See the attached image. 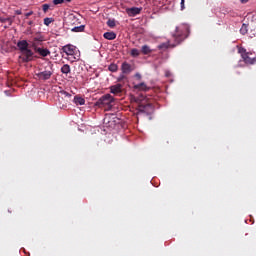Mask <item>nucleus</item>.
I'll list each match as a JSON object with an SVG mask.
<instances>
[{
  "mask_svg": "<svg viewBox=\"0 0 256 256\" xmlns=\"http://www.w3.org/2000/svg\"><path fill=\"white\" fill-rule=\"evenodd\" d=\"M17 47L21 53L19 59H21L22 63H31L35 57V53L29 49V42L27 40H20L17 42Z\"/></svg>",
  "mask_w": 256,
  "mask_h": 256,
  "instance_id": "f257e3e1",
  "label": "nucleus"
},
{
  "mask_svg": "<svg viewBox=\"0 0 256 256\" xmlns=\"http://www.w3.org/2000/svg\"><path fill=\"white\" fill-rule=\"evenodd\" d=\"M53 73H55L53 62L48 61L39 67V72L36 73V77H38L39 81H49V79L53 77Z\"/></svg>",
  "mask_w": 256,
  "mask_h": 256,
  "instance_id": "f03ea898",
  "label": "nucleus"
},
{
  "mask_svg": "<svg viewBox=\"0 0 256 256\" xmlns=\"http://www.w3.org/2000/svg\"><path fill=\"white\" fill-rule=\"evenodd\" d=\"M113 101H115V99L111 94H105L97 100L95 106L100 107V109H103V107L111 109V103H113Z\"/></svg>",
  "mask_w": 256,
  "mask_h": 256,
  "instance_id": "7ed1b4c3",
  "label": "nucleus"
},
{
  "mask_svg": "<svg viewBox=\"0 0 256 256\" xmlns=\"http://www.w3.org/2000/svg\"><path fill=\"white\" fill-rule=\"evenodd\" d=\"M44 41H45V36H43V34H41V32H37V33H35V35H33L30 38L29 43H30L32 49L34 51H36V49H39L43 45Z\"/></svg>",
  "mask_w": 256,
  "mask_h": 256,
  "instance_id": "20e7f679",
  "label": "nucleus"
},
{
  "mask_svg": "<svg viewBox=\"0 0 256 256\" xmlns=\"http://www.w3.org/2000/svg\"><path fill=\"white\" fill-rule=\"evenodd\" d=\"M238 53L241 55V58L243 59L244 63H246V65H255L256 56L254 58L249 57V55H253V53L247 52V49L243 47L238 49Z\"/></svg>",
  "mask_w": 256,
  "mask_h": 256,
  "instance_id": "39448f33",
  "label": "nucleus"
},
{
  "mask_svg": "<svg viewBox=\"0 0 256 256\" xmlns=\"http://www.w3.org/2000/svg\"><path fill=\"white\" fill-rule=\"evenodd\" d=\"M138 111L140 113H146V115H151L153 113V104L141 102L138 105Z\"/></svg>",
  "mask_w": 256,
  "mask_h": 256,
  "instance_id": "423d86ee",
  "label": "nucleus"
},
{
  "mask_svg": "<svg viewBox=\"0 0 256 256\" xmlns=\"http://www.w3.org/2000/svg\"><path fill=\"white\" fill-rule=\"evenodd\" d=\"M176 42L181 43L184 39H186V35L183 34V30L181 28H176V33L173 35Z\"/></svg>",
  "mask_w": 256,
  "mask_h": 256,
  "instance_id": "0eeeda50",
  "label": "nucleus"
},
{
  "mask_svg": "<svg viewBox=\"0 0 256 256\" xmlns=\"http://www.w3.org/2000/svg\"><path fill=\"white\" fill-rule=\"evenodd\" d=\"M126 13L129 17H135L136 15H139L141 13V8H137V7L127 8Z\"/></svg>",
  "mask_w": 256,
  "mask_h": 256,
  "instance_id": "6e6552de",
  "label": "nucleus"
},
{
  "mask_svg": "<svg viewBox=\"0 0 256 256\" xmlns=\"http://www.w3.org/2000/svg\"><path fill=\"white\" fill-rule=\"evenodd\" d=\"M121 71L124 75H129V73L133 71V67L131 66V64L123 62L121 65Z\"/></svg>",
  "mask_w": 256,
  "mask_h": 256,
  "instance_id": "1a4fd4ad",
  "label": "nucleus"
},
{
  "mask_svg": "<svg viewBox=\"0 0 256 256\" xmlns=\"http://www.w3.org/2000/svg\"><path fill=\"white\" fill-rule=\"evenodd\" d=\"M123 89V85L121 84H116L110 87V93H112L113 95H119V93H121Z\"/></svg>",
  "mask_w": 256,
  "mask_h": 256,
  "instance_id": "9d476101",
  "label": "nucleus"
},
{
  "mask_svg": "<svg viewBox=\"0 0 256 256\" xmlns=\"http://www.w3.org/2000/svg\"><path fill=\"white\" fill-rule=\"evenodd\" d=\"M34 51H35V53H39V55L41 57H48V55H51V51H49V49H47V48H41L40 47V48H38Z\"/></svg>",
  "mask_w": 256,
  "mask_h": 256,
  "instance_id": "9b49d317",
  "label": "nucleus"
},
{
  "mask_svg": "<svg viewBox=\"0 0 256 256\" xmlns=\"http://www.w3.org/2000/svg\"><path fill=\"white\" fill-rule=\"evenodd\" d=\"M67 23H69L70 25H77L79 23V18H77L75 14H70L67 17Z\"/></svg>",
  "mask_w": 256,
  "mask_h": 256,
  "instance_id": "f8f14e48",
  "label": "nucleus"
},
{
  "mask_svg": "<svg viewBox=\"0 0 256 256\" xmlns=\"http://www.w3.org/2000/svg\"><path fill=\"white\" fill-rule=\"evenodd\" d=\"M134 89H137L138 91H149L151 87L147 86L145 82H141L140 84L134 85Z\"/></svg>",
  "mask_w": 256,
  "mask_h": 256,
  "instance_id": "ddd939ff",
  "label": "nucleus"
},
{
  "mask_svg": "<svg viewBox=\"0 0 256 256\" xmlns=\"http://www.w3.org/2000/svg\"><path fill=\"white\" fill-rule=\"evenodd\" d=\"M63 53H66V55H73L75 53V48H73V45H66L62 48Z\"/></svg>",
  "mask_w": 256,
  "mask_h": 256,
  "instance_id": "4468645a",
  "label": "nucleus"
},
{
  "mask_svg": "<svg viewBox=\"0 0 256 256\" xmlns=\"http://www.w3.org/2000/svg\"><path fill=\"white\" fill-rule=\"evenodd\" d=\"M104 39H107L108 41H113L117 39V34L115 32H106L103 35Z\"/></svg>",
  "mask_w": 256,
  "mask_h": 256,
  "instance_id": "2eb2a0df",
  "label": "nucleus"
},
{
  "mask_svg": "<svg viewBox=\"0 0 256 256\" xmlns=\"http://www.w3.org/2000/svg\"><path fill=\"white\" fill-rule=\"evenodd\" d=\"M141 53L143 55H149L150 53H153V50L148 45H143L141 48Z\"/></svg>",
  "mask_w": 256,
  "mask_h": 256,
  "instance_id": "dca6fc26",
  "label": "nucleus"
},
{
  "mask_svg": "<svg viewBox=\"0 0 256 256\" xmlns=\"http://www.w3.org/2000/svg\"><path fill=\"white\" fill-rule=\"evenodd\" d=\"M61 73H63L64 75H69V73H71V66H69V64H64L61 67Z\"/></svg>",
  "mask_w": 256,
  "mask_h": 256,
  "instance_id": "f3484780",
  "label": "nucleus"
},
{
  "mask_svg": "<svg viewBox=\"0 0 256 256\" xmlns=\"http://www.w3.org/2000/svg\"><path fill=\"white\" fill-rule=\"evenodd\" d=\"M71 31L73 33H83V31H85V25L75 26L71 28Z\"/></svg>",
  "mask_w": 256,
  "mask_h": 256,
  "instance_id": "a211bd4d",
  "label": "nucleus"
},
{
  "mask_svg": "<svg viewBox=\"0 0 256 256\" xmlns=\"http://www.w3.org/2000/svg\"><path fill=\"white\" fill-rule=\"evenodd\" d=\"M74 103L76 105H85V98H82L80 96H75L74 97Z\"/></svg>",
  "mask_w": 256,
  "mask_h": 256,
  "instance_id": "6ab92c4d",
  "label": "nucleus"
},
{
  "mask_svg": "<svg viewBox=\"0 0 256 256\" xmlns=\"http://www.w3.org/2000/svg\"><path fill=\"white\" fill-rule=\"evenodd\" d=\"M119 66H117V64L112 63L109 65L108 70L111 71V73H116V71H118Z\"/></svg>",
  "mask_w": 256,
  "mask_h": 256,
  "instance_id": "aec40b11",
  "label": "nucleus"
},
{
  "mask_svg": "<svg viewBox=\"0 0 256 256\" xmlns=\"http://www.w3.org/2000/svg\"><path fill=\"white\" fill-rule=\"evenodd\" d=\"M130 55L131 57H139L141 55V51H139V49L134 48L130 51Z\"/></svg>",
  "mask_w": 256,
  "mask_h": 256,
  "instance_id": "412c9836",
  "label": "nucleus"
},
{
  "mask_svg": "<svg viewBox=\"0 0 256 256\" xmlns=\"http://www.w3.org/2000/svg\"><path fill=\"white\" fill-rule=\"evenodd\" d=\"M63 3H71V0H53L54 5H63Z\"/></svg>",
  "mask_w": 256,
  "mask_h": 256,
  "instance_id": "4be33fe9",
  "label": "nucleus"
},
{
  "mask_svg": "<svg viewBox=\"0 0 256 256\" xmlns=\"http://www.w3.org/2000/svg\"><path fill=\"white\" fill-rule=\"evenodd\" d=\"M248 31H249V29L247 28V25L243 24L242 27L240 28L241 35H247Z\"/></svg>",
  "mask_w": 256,
  "mask_h": 256,
  "instance_id": "5701e85b",
  "label": "nucleus"
},
{
  "mask_svg": "<svg viewBox=\"0 0 256 256\" xmlns=\"http://www.w3.org/2000/svg\"><path fill=\"white\" fill-rule=\"evenodd\" d=\"M1 23H9V25H12L13 20L11 18H0Z\"/></svg>",
  "mask_w": 256,
  "mask_h": 256,
  "instance_id": "b1692460",
  "label": "nucleus"
},
{
  "mask_svg": "<svg viewBox=\"0 0 256 256\" xmlns=\"http://www.w3.org/2000/svg\"><path fill=\"white\" fill-rule=\"evenodd\" d=\"M107 25L108 27H110L111 29H113V27H115L116 23H115V19H109L107 21Z\"/></svg>",
  "mask_w": 256,
  "mask_h": 256,
  "instance_id": "393cba45",
  "label": "nucleus"
},
{
  "mask_svg": "<svg viewBox=\"0 0 256 256\" xmlns=\"http://www.w3.org/2000/svg\"><path fill=\"white\" fill-rule=\"evenodd\" d=\"M51 23H53V18H45L44 19V25H46L47 27H49V25H51Z\"/></svg>",
  "mask_w": 256,
  "mask_h": 256,
  "instance_id": "a878e982",
  "label": "nucleus"
},
{
  "mask_svg": "<svg viewBox=\"0 0 256 256\" xmlns=\"http://www.w3.org/2000/svg\"><path fill=\"white\" fill-rule=\"evenodd\" d=\"M158 49H162V50H165V49H169V44L167 43H162L158 46Z\"/></svg>",
  "mask_w": 256,
  "mask_h": 256,
  "instance_id": "bb28decb",
  "label": "nucleus"
},
{
  "mask_svg": "<svg viewBox=\"0 0 256 256\" xmlns=\"http://www.w3.org/2000/svg\"><path fill=\"white\" fill-rule=\"evenodd\" d=\"M49 7H50L49 4H43L42 5V9H43L44 13H47V11H49Z\"/></svg>",
  "mask_w": 256,
  "mask_h": 256,
  "instance_id": "cd10ccee",
  "label": "nucleus"
},
{
  "mask_svg": "<svg viewBox=\"0 0 256 256\" xmlns=\"http://www.w3.org/2000/svg\"><path fill=\"white\" fill-rule=\"evenodd\" d=\"M180 9H181V11H185V0H181Z\"/></svg>",
  "mask_w": 256,
  "mask_h": 256,
  "instance_id": "c85d7f7f",
  "label": "nucleus"
},
{
  "mask_svg": "<svg viewBox=\"0 0 256 256\" xmlns=\"http://www.w3.org/2000/svg\"><path fill=\"white\" fill-rule=\"evenodd\" d=\"M61 93H62V95H65V97H71V94H69V93L66 92V91H62Z\"/></svg>",
  "mask_w": 256,
  "mask_h": 256,
  "instance_id": "c756f323",
  "label": "nucleus"
},
{
  "mask_svg": "<svg viewBox=\"0 0 256 256\" xmlns=\"http://www.w3.org/2000/svg\"><path fill=\"white\" fill-rule=\"evenodd\" d=\"M135 77H136V79H137L138 81H141V75H140L139 73H136V74H135Z\"/></svg>",
  "mask_w": 256,
  "mask_h": 256,
  "instance_id": "7c9ffc66",
  "label": "nucleus"
},
{
  "mask_svg": "<svg viewBox=\"0 0 256 256\" xmlns=\"http://www.w3.org/2000/svg\"><path fill=\"white\" fill-rule=\"evenodd\" d=\"M31 15H33V11H30V12L26 13V14H25V17H26V18H27V17H31Z\"/></svg>",
  "mask_w": 256,
  "mask_h": 256,
  "instance_id": "2f4dec72",
  "label": "nucleus"
},
{
  "mask_svg": "<svg viewBox=\"0 0 256 256\" xmlns=\"http://www.w3.org/2000/svg\"><path fill=\"white\" fill-rule=\"evenodd\" d=\"M15 14H16V15H21L22 12H21V10H16V11H15Z\"/></svg>",
  "mask_w": 256,
  "mask_h": 256,
  "instance_id": "473e14b6",
  "label": "nucleus"
},
{
  "mask_svg": "<svg viewBox=\"0 0 256 256\" xmlns=\"http://www.w3.org/2000/svg\"><path fill=\"white\" fill-rule=\"evenodd\" d=\"M123 79H125V76H124V75L120 76V77L118 78V81H123Z\"/></svg>",
  "mask_w": 256,
  "mask_h": 256,
  "instance_id": "72a5a7b5",
  "label": "nucleus"
},
{
  "mask_svg": "<svg viewBox=\"0 0 256 256\" xmlns=\"http://www.w3.org/2000/svg\"><path fill=\"white\" fill-rule=\"evenodd\" d=\"M241 3H247L249 0H240Z\"/></svg>",
  "mask_w": 256,
  "mask_h": 256,
  "instance_id": "f704fd0d",
  "label": "nucleus"
},
{
  "mask_svg": "<svg viewBox=\"0 0 256 256\" xmlns=\"http://www.w3.org/2000/svg\"><path fill=\"white\" fill-rule=\"evenodd\" d=\"M28 25H33V21L28 22Z\"/></svg>",
  "mask_w": 256,
  "mask_h": 256,
  "instance_id": "c9c22d12",
  "label": "nucleus"
}]
</instances>
